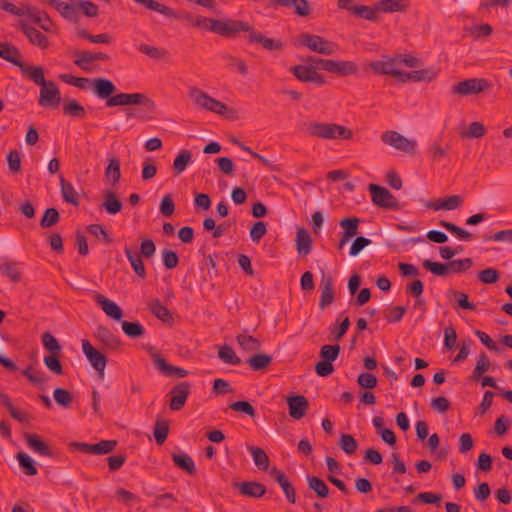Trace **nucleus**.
Returning <instances> with one entry per match:
<instances>
[{
  "label": "nucleus",
  "instance_id": "1",
  "mask_svg": "<svg viewBox=\"0 0 512 512\" xmlns=\"http://www.w3.org/2000/svg\"><path fill=\"white\" fill-rule=\"evenodd\" d=\"M27 77L36 85L41 86L38 100L40 106L53 108L59 106L61 102L60 90L55 82L46 81L44 69L41 66H36L33 70L29 71Z\"/></svg>",
  "mask_w": 512,
  "mask_h": 512
},
{
  "label": "nucleus",
  "instance_id": "2",
  "mask_svg": "<svg viewBox=\"0 0 512 512\" xmlns=\"http://www.w3.org/2000/svg\"><path fill=\"white\" fill-rule=\"evenodd\" d=\"M306 131L309 136L321 139H343L349 140L353 136L352 130L336 123L310 122L306 124Z\"/></svg>",
  "mask_w": 512,
  "mask_h": 512
},
{
  "label": "nucleus",
  "instance_id": "3",
  "mask_svg": "<svg viewBox=\"0 0 512 512\" xmlns=\"http://www.w3.org/2000/svg\"><path fill=\"white\" fill-rule=\"evenodd\" d=\"M106 105L108 107L138 105L148 114H154L156 110L155 102L143 93H119L110 97Z\"/></svg>",
  "mask_w": 512,
  "mask_h": 512
},
{
  "label": "nucleus",
  "instance_id": "4",
  "mask_svg": "<svg viewBox=\"0 0 512 512\" xmlns=\"http://www.w3.org/2000/svg\"><path fill=\"white\" fill-rule=\"evenodd\" d=\"M188 96L194 101V103L204 109L206 111H210L216 113L218 115H225L229 110L228 107L218 101L217 99L211 97L206 92L200 90L199 88L192 86L188 90Z\"/></svg>",
  "mask_w": 512,
  "mask_h": 512
},
{
  "label": "nucleus",
  "instance_id": "5",
  "mask_svg": "<svg viewBox=\"0 0 512 512\" xmlns=\"http://www.w3.org/2000/svg\"><path fill=\"white\" fill-rule=\"evenodd\" d=\"M299 44L307 47L313 52L326 56L333 55L338 50V45L319 35L303 33L299 36Z\"/></svg>",
  "mask_w": 512,
  "mask_h": 512
},
{
  "label": "nucleus",
  "instance_id": "6",
  "mask_svg": "<svg viewBox=\"0 0 512 512\" xmlns=\"http://www.w3.org/2000/svg\"><path fill=\"white\" fill-rule=\"evenodd\" d=\"M381 141L398 151L404 152L409 155H415L417 152V142L413 139H408L404 135L394 130H387L381 134Z\"/></svg>",
  "mask_w": 512,
  "mask_h": 512
},
{
  "label": "nucleus",
  "instance_id": "7",
  "mask_svg": "<svg viewBox=\"0 0 512 512\" xmlns=\"http://www.w3.org/2000/svg\"><path fill=\"white\" fill-rule=\"evenodd\" d=\"M368 190L371 194L372 203L386 210H399L398 199L385 187L377 184H369Z\"/></svg>",
  "mask_w": 512,
  "mask_h": 512
},
{
  "label": "nucleus",
  "instance_id": "8",
  "mask_svg": "<svg viewBox=\"0 0 512 512\" xmlns=\"http://www.w3.org/2000/svg\"><path fill=\"white\" fill-rule=\"evenodd\" d=\"M251 28L252 27L244 21L232 19H216L215 21H212V25L209 26V31L214 32L223 37L231 38L234 37L240 31L247 32L249 34Z\"/></svg>",
  "mask_w": 512,
  "mask_h": 512
},
{
  "label": "nucleus",
  "instance_id": "9",
  "mask_svg": "<svg viewBox=\"0 0 512 512\" xmlns=\"http://www.w3.org/2000/svg\"><path fill=\"white\" fill-rule=\"evenodd\" d=\"M490 83L483 78H470L454 85L451 89L453 94L460 96H468L471 94H479L489 90Z\"/></svg>",
  "mask_w": 512,
  "mask_h": 512
},
{
  "label": "nucleus",
  "instance_id": "10",
  "mask_svg": "<svg viewBox=\"0 0 512 512\" xmlns=\"http://www.w3.org/2000/svg\"><path fill=\"white\" fill-rule=\"evenodd\" d=\"M191 392V384L187 381L177 383L169 392V408L172 411L181 410Z\"/></svg>",
  "mask_w": 512,
  "mask_h": 512
},
{
  "label": "nucleus",
  "instance_id": "11",
  "mask_svg": "<svg viewBox=\"0 0 512 512\" xmlns=\"http://www.w3.org/2000/svg\"><path fill=\"white\" fill-rule=\"evenodd\" d=\"M0 57L12 63L13 65L19 67L21 69V72L25 76L29 74V71L33 70V68L36 67L25 65V63L22 60L20 50L15 46L9 45L8 43L0 42Z\"/></svg>",
  "mask_w": 512,
  "mask_h": 512
},
{
  "label": "nucleus",
  "instance_id": "12",
  "mask_svg": "<svg viewBox=\"0 0 512 512\" xmlns=\"http://www.w3.org/2000/svg\"><path fill=\"white\" fill-rule=\"evenodd\" d=\"M82 350L92 367L98 371L101 376H103L107 364L105 355L94 348L93 345L86 339L82 340Z\"/></svg>",
  "mask_w": 512,
  "mask_h": 512
},
{
  "label": "nucleus",
  "instance_id": "13",
  "mask_svg": "<svg viewBox=\"0 0 512 512\" xmlns=\"http://www.w3.org/2000/svg\"><path fill=\"white\" fill-rule=\"evenodd\" d=\"M293 75L301 82H314L319 85H324L326 82L322 74H320L315 67L296 65L291 67Z\"/></svg>",
  "mask_w": 512,
  "mask_h": 512
},
{
  "label": "nucleus",
  "instance_id": "14",
  "mask_svg": "<svg viewBox=\"0 0 512 512\" xmlns=\"http://www.w3.org/2000/svg\"><path fill=\"white\" fill-rule=\"evenodd\" d=\"M152 360L159 372L166 377L184 378L188 375L187 370L167 363V361L158 353L152 354Z\"/></svg>",
  "mask_w": 512,
  "mask_h": 512
},
{
  "label": "nucleus",
  "instance_id": "15",
  "mask_svg": "<svg viewBox=\"0 0 512 512\" xmlns=\"http://www.w3.org/2000/svg\"><path fill=\"white\" fill-rule=\"evenodd\" d=\"M19 29L25 34V36L28 38L29 42L37 46L41 49H46L49 46V39L48 37L40 32L35 27L29 25L25 21H20L18 25Z\"/></svg>",
  "mask_w": 512,
  "mask_h": 512
},
{
  "label": "nucleus",
  "instance_id": "16",
  "mask_svg": "<svg viewBox=\"0 0 512 512\" xmlns=\"http://www.w3.org/2000/svg\"><path fill=\"white\" fill-rule=\"evenodd\" d=\"M437 75H438V70H436L435 68H432V67L415 70V71H410V72L401 71L400 76H399V81L403 82V83H405V82H421V81L430 82L433 79H435L437 77Z\"/></svg>",
  "mask_w": 512,
  "mask_h": 512
},
{
  "label": "nucleus",
  "instance_id": "17",
  "mask_svg": "<svg viewBox=\"0 0 512 512\" xmlns=\"http://www.w3.org/2000/svg\"><path fill=\"white\" fill-rule=\"evenodd\" d=\"M286 401L289 409V415L293 419L300 420L306 415L309 409V401L305 396H289Z\"/></svg>",
  "mask_w": 512,
  "mask_h": 512
},
{
  "label": "nucleus",
  "instance_id": "18",
  "mask_svg": "<svg viewBox=\"0 0 512 512\" xmlns=\"http://www.w3.org/2000/svg\"><path fill=\"white\" fill-rule=\"evenodd\" d=\"M396 58H386L384 60L373 61L369 63V68L378 75H391L399 80L400 70L397 69Z\"/></svg>",
  "mask_w": 512,
  "mask_h": 512
},
{
  "label": "nucleus",
  "instance_id": "19",
  "mask_svg": "<svg viewBox=\"0 0 512 512\" xmlns=\"http://www.w3.org/2000/svg\"><path fill=\"white\" fill-rule=\"evenodd\" d=\"M48 4L53 6L56 11L66 20L77 22L79 15L77 14V1L63 2L60 0H47Z\"/></svg>",
  "mask_w": 512,
  "mask_h": 512
},
{
  "label": "nucleus",
  "instance_id": "20",
  "mask_svg": "<svg viewBox=\"0 0 512 512\" xmlns=\"http://www.w3.org/2000/svg\"><path fill=\"white\" fill-rule=\"evenodd\" d=\"M25 15L31 18V20L45 32H56V25L46 12L36 8H28Z\"/></svg>",
  "mask_w": 512,
  "mask_h": 512
},
{
  "label": "nucleus",
  "instance_id": "21",
  "mask_svg": "<svg viewBox=\"0 0 512 512\" xmlns=\"http://www.w3.org/2000/svg\"><path fill=\"white\" fill-rule=\"evenodd\" d=\"M94 300L102 308V310L108 317L116 321H120L122 319L123 311L115 302L111 301L106 296L100 293H96L94 295Z\"/></svg>",
  "mask_w": 512,
  "mask_h": 512
},
{
  "label": "nucleus",
  "instance_id": "22",
  "mask_svg": "<svg viewBox=\"0 0 512 512\" xmlns=\"http://www.w3.org/2000/svg\"><path fill=\"white\" fill-rule=\"evenodd\" d=\"M321 297L319 302L320 309H325L332 304L335 299L333 278L330 275H323L320 282Z\"/></svg>",
  "mask_w": 512,
  "mask_h": 512
},
{
  "label": "nucleus",
  "instance_id": "23",
  "mask_svg": "<svg viewBox=\"0 0 512 512\" xmlns=\"http://www.w3.org/2000/svg\"><path fill=\"white\" fill-rule=\"evenodd\" d=\"M270 475L275 479V481L280 485L283 492L286 495L287 500L294 504L296 502V491L292 484L289 482L288 478L284 474L283 471L273 467L269 471Z\"/></svg>",
  "mask_w": 512,
  "mask_h": 512
},
{
  "label": "nucleus",
  "instance_id": "24",
  "mask_svg": "<svg viewBox=\"0 0 512 512\" xmlns=\"http://www.w3.org/2000/svg\"><path fill=\"white\" fill-rule=\"evenodd\" d=\"M77 59L74 61L75 65L85 71H90L89 64L93 61H108L110 57L103 52H90L79 51L76 53Z\"/></svg>",
  "mask_w": 512,
  "mask_h": 512
},
{
  "label": "nucleus",
  "instance_id": "25",
  "mask_svg": "<svg viewBox=\"0 0 512 512\" xmlns=\"http://www.w3.org/2000/svg\"><path fill=\"white\" fill-rule=\"evenodd\" d=\"M359 71L358 65L349 60H332L329 71L340 77H347L350 75H356Z\"/></svg>",
  "mask_w": 512,
  "mask_h": 512
},
{
  "label": "nucleus",
  "instance_id": "26",
  "mask_svg": "<svg viewBox=\"0 0 512 512\" xmlns=\"http://www.w3.org/2000/svg\"><path fill=\"white\" fill-rule=\"evenodd\" d=\"M249 43H259L268 51L282 50L284 45L280 40L268 38L261 33L256 32L251 28L247 36Z\"/></svg>",
  "mask_w": 512,
  "mask_h": 512
},
{
  "label": "nucleus",
  "instance_id": "27",
  "mask_svg": "<svg viewBox=\"0 0 512 512\" xmlns=\"http://www.w3.org/2000/svg\"><path fill=\"white\" fill-rule=\"evenodd\" d=\"M95 337L100 341L106 348L116 350L120 347V339L112 333V331L103 325H99L95 332Z\"/></svg>",
  "mask_w": 512,
  "mask_h": 512
},
{
  "label": "nucleus",
  "instance_id": "28",
  "mask_svg": "<svg viewBox=\"0 0 512 512\" xmlns=\"http://www.w3.org/2000/svg\"><path fill=\"white\" fill-rule=\"evenodd\" d=\"M234 486L239 489L242 495L251 498H260L266 493V487L256 481L235 483Z\"/></svg>",
  "mask_w": 512,
  "mask_h": 512
},
{
  "label": "nucleus",
  "instance_id": "29",
  "mask_svg": "<svg viewBox=\"0 0 512 512\" xmlns=\"http://www.w3.org/2000/svg\"><path fill=\"white\" fill-rule=\"evenodd\" d=\"M134 1L137 4L143 6L144 8L151 10V11L158 12V13L166 16L167 18H171V19L179 18V15L173 8H171L165 4H162L156 0H134Z\"/></svg>",
  "mask_w": 512,
  "mask_h": 512
},
{
  "label": "nucleus",
  "instance_id": "30",
  "mask_svg": "<svg viewBox=\"0 0 512 512\" xmlns=\"http://www.w3.org/2000/svg\"><path fill=\"white\" fill-rule=\"evenodd\" d=\"M93 91L101 99H109L116 91V86L111 80L105 78L93 79Z\"/></svg>",
  "mask_w": 512,
  "mask_h": 512
},
{
  "label": "nucleus",
  "instance_id": "31",
  "mask_svg": "<svg viewBox=\"0 0 512 512\" xmlns=\"http://www.w3.org/2000/svg\"><path fill=\"white\" fill-rule=\"evenodd\" d=\"M27 445L39 455L51 457L53 453L50 447L37 434L26 433L24 435Z\"/></svg>",
  "mask_w": 512,
  "mask_h": 512
},
{
  "label": "nucleus",
  "instance_id": "32",
  "mask_svg": "<svg viewBox=\"0 0 512 512\" xmlns=\"http://www.w3.org/2000/svg\"><path fill=\"white\" fill-rule=\"evenodd\" d=\"M296 247L300 255H308L312 250V238L306 228L300 227L296 233Z\"/></svg>",
  "mask_w": 512,
  "mask_h": 512
},
{
  "label": "nucleus",
  "instance_id": "33",
  "mask_svg": "<svg viewBox=\"0 0 512 512\" xmlns=\"http://www.w3.org/2000/svg\"><path fill=\"white\" fill-rule=\"evenodd\" d=\"M236 341L240 348L248 353L258 352L261 349V341L245 332L236 336Z\"/></svg>",
  "mask_w": 512,
  "mask_h": 512
},
{
  "label": "nucleus",
  "instance_id": "34",
  "mask_svg": "<svg viewBox=\"0 0 512 512\" xmlns=\"http://www.w3.org/2000/svg\"><path fill=\"white\" fill-rule=\"evenodd\" d=\"M103 196L104 200L101 207L105 209L108 214L115 215L122 210L123 204L113 191L107 190L104 192Z\"/></svg>",
  "mask_w": 512,
  "mask_h": 512
},
{
  "label": "nucleus",
  "instance_id": "35",
  "mask_svg": "<svg viewBox=\"0 0 512 512\" xmlns=\"http://www.w3.org/2000/svg\"><path fill=\"white\" fill-rule=\"evenodd\" d=\"M124 252L129 260L134 272L141 278L146 277V269L142 260V256L134 252L131 248L125 247Z\"/></svg>",
  "mask_w": 512,
  "mask_h": 512
},
{
  "label": "nucleus",
  "instance_id": "36",
  "mask_svg": "<svg viewBox=\"0 0 512 512\" xmlns=\"http://www.w3.org/2000/svg\"><path fill=\"white\" fill-rule=\"evenodd\" d=\"M148 308L151 313L163 322H172L173 317L171 312L160 302L159 299H153L148 303Z\"/></svg>",
  "mask_w": 512,
  "mask_h": 512
},
{
  "label": "nucleus",
  "instance_id": "37",
  "mask_svg": "<svg viewBox=\"0 0 512 512\" xmlns=\"http://www.w3.org/2000/svg\"><path fill=\"white\" fill-rule=\"evenodd\" d=\"M61 194L63 200L73 206L79 205L78 194L73 185L67 182L62 176L60 177Z\"/></svg>",
  "mask_w": 512,
  "mask_h": 512
},
{
  "label": "nucleus",
  "instance_id": "38",
  "mask_svg": "<svg viewBox=\"0 0 512 512\" xmlns=\"http://www.w3.org/2000/svg\"><path fill=\"white\" fill-rule=\"evenodd\" d=\"M172 460L175 463L177 467L182 469L183 471L187 472L188 474H194L196 468L193 459L185 454V453H179V454H172Z\"/></svg>",
  "mask_w": 512,
  "mask_h": 512
},
{
  "label": "nucleus",
  "instance_id": "39",
  "mask_svg": "<svg viewBox=\"0 0 512 512\" xmlns=\"http://www.w3.org/2000/svg\"><path fill=\"white\" fill-rule=\"evenodd\" d=\"M192 153L189 150H181L178 156L174 159L173 162V172L176 176L180 175L185 171L188 164L191 162Z\"/></svg>",
  "mask_w": 512,
  "mask_h": 512
},
{
  "label": "nucleus",
  "instance_id": "40",
  "mask_svg": "<svg viewBox=\"0 0 512 512\" xmlns=\"http://www.w3.org/2000/svg\"><path fill=\"white\" fill-rule=\"evenodd\" d=\"M248 449L253 457L255 465L260 470H267L270 464L267 453L260 447L250 446Z\"/></svg>",
  "mask_w": 512,
  "mask_h": 512
},
{
  "label": "nucleus",
  "instance_id": "41",
  "mask_svg": "<svg viewBox=\"0 0 512 512\" xmlns=\"http://www.w3.org/2000/svg\"><path fill=\"white\" fill-rule=\"evenodd\" d=\"M0 272L14 283L19 282L21 279L18 263L15 261H5L0 264Z\"/></svg>",
  "mask_w": 512,
  "mask_h": 512
},
{
  "label": "nucleus",
  "instance_id": "42",
  "mask_svg": "<svg viewBox=\"0 0 512 512\" xmlns=\"http://www.w3.org/2000/svg\"><path fill=\"white\" fill-rule=\"evenodd\" d=\"M353 15L363 18L369 21H375L378 18V9L377 5L366 6V5H356L353 9Z\"/></svg>",
  "mask_w": 512,
  "mask_h": 512
},
{
  "label": "nucleus",
  "instance_id": "43",
  "mask_svg": "<svg viewBox=\"0 0 512 512\" xmlns=\"http://www.w3.org/2000/svg\"><path fill=\"white\" fill-rule=\"evenodd\" d=\"M247 364L255 371L265 369L272 362V357L267 354L257 353L247 359Z\"/></svg>",
  "mask_w": 512,
  "mask_h": 512
},
{
  "label": "nucleus",
  "instance_id": "44",
  "mask_svg": "<svg viewBox=\"0 0 512 512\" xmlns=\"http://www.w3.org/2000/svg\"><path fill=\"white\" fill-rule=\"evenodd\" d=\"M307 481L309 488L313 490L318 497L326 498L328 496L329 488L321 478L316 476H308Z\"/></svg>",
  "mask_w": 512,
  "mask_h": 512
},
{
  "label": "nucleus",
  "instance_id": "45",
  "mask_svg": "<svg viewBox=\"0 0 512 512\" xmlns=\"http://www.w3.org/2000/svg\"><path fill=\"white\" fill-rule=\"evenodd\" d=\"M139 51L155 60H163L169 56V52L166 49L148 44H140Z\"/></svg>",
  "mask_w": 512,
  "mask_h": 512
},
{
  "label": "nucleus",
  "instance_id": "46",
  "mask_svg": "<svg viewBox=\"0 0 512 512\" xmlns=\"http://www.w3.org/2000/svg\"><path fill=\"white\" fill-rule=\"evenodd\" d=\"M64 115L83 119L86 116L85 109L76 100L72 99L63 105Z\"/></svg>",
  "mask_w": 512,
  "mask_h": 512
},
{
  "label": "nucleus",
  "instance_id": "47",
  "mask_svg": "<svg viewBox=\"0 0 512 512\" xmlns=\"http://www.w3.org/2000/svg\"><path fill=\"white\" fill-rule=\"evenodd\" d=\"M77 35L96 44H110L113 41V37L108 33L92 35L86 29H78Z\"/></svg>",
  "mask_w": 512,
  "mask_h": 512
},
{
  "label": "nucleus",
  "instance_id": "48",
  "mask_svg": "<svg viewBox=\"0 0 512 512\" xmlns=\"http://www.w3.org/2000/svg\"><path fill=\"white\" fill-rule=\"evenodd\" d=\"M16 458L19 462L20 467L23 469L24 473L28 476H34L38 473L37 468L34 465L33 459L24 452H19L16 455Z\"/></svg>",
  "mask_w": 512,
  "mask_h": 512
},
{
  "label": "nucleus",
  "instance_id": "49",
  "mask_svg": "<svg viewBox=\"0 0 512 512\" xmlns=\"http://www.w3.org/2000/svg\"><path fill=\"white\" fill-rule=\"evenodd\" d=\"M359 223H360L359 218L352 217V218H343L339 222V225L344 230L343 234L353 238L358 234Z\"/></svg>",
  "mask_w": 512,
  "mask_h": 512
},
{
  "label": "nucleus",
  "instance_id": "50",
  "mask_svg": "<svg viewBox=\"0 0 512 512\" xmlns=\"http://www.w3.org/2000/svg\"><path fill=\"white\" fill-rule=\"evenodd\" d=\"M122 330L130 338H140L145 333L144 327L137 321H122Z\"/></svg>",
  "mask_w": 512,
  "mask_h": 512
},
{
  "label": "nucleus",
  "instance_id": "51",
  "mask_svg": "<svg viewBox=\"0 0 512 512\" xmlns=\"http://www.w3.org/2000/svg\"><path fill=\"white\" fill-rule=\"evenodd\" d=\"M105 176L108 180H111L113 184H116L120 181L121 171H120V161L118 158H111L109 164L105 170Z\"/></svg>",
  "mask_w": 512,
  "mask_h": 512
},
{
  "label": "nucleus",
  "instance_id": "52",
  "mask_svg": "<svg viewBox=\"0 0 512 512\" xmlns=\"http://www.w3.org/2000/svg\"><path fill=\"white\" fill-rule=\"evenodd\" d=\"M218 357L225 363L230 365H239L241 359L236 355L234 350L227 345L221 346L218 351Z\"/></svg>",
  "mask_w": 512,
  "mask_h": 512
},
{
  "label": "nucleus",
  "instance_id": "53",
  "mask_svg": "<svg viewBox=\"0 0 512 512\" xmlns=\"http://www.w3.org/2000/svg\"><path fill=\"white\" fill-rule=\"evenodd\" d=\"M168 433H169L168 421L157 420L154 425V437H155L156 443L158 445H162L166 441V439L168 437Z\"/></svg>",
  "mask_w": 512,
  "mask_h": 512
},
{
  "label": "nucleus",
  "instance_id": "54",
  "mask_svg": "<svg viewBox=\"0 0 512 512\" xmlns=\"http://www.w3.org/2000/svg\"><path fill=\"white\" fill-rule=\"evenodd\" d=\"M60 220V214L56 208H48L40 220L42 228H50L56 225Z\"/></svg>",
  "mask_w": 512,
  "mask_h": 512
},
{
  "label": "nucleus",
  "instance_id": "55",
  "mask_svg": "<svg viewBox=\"0 0 512 512\" xmlns=\"http://www.w3.org/2000/svg\"><path fill=\"white\" fill-rule=\"evenodd\" d=\"M439 225L448 230L449 232L453 233L454 235H456L461 240L469 241L472 238L471 233H469L468 231L464 230L461 227H458L457 225L451 222L441 220L439 221Z\"/></svg>",
  "mask_w": 512,
  "mask_h": 512
},
{
  "label": "nucleus",
  "instance_id": "56",
  "mask_svg": "<svg viewBox=\"0 0 512 512\" xmlns=\"http://www.w3.org/2000/svg\"><path fill=\"white\" fill-rule=\"evenodd\" d=\"M423 267L430 271L432 274L436 276H446L449 273L448 264L433 262L431 260H424L422 263Z\"/></svg>",
  "mask_w": 512,
  "mask_h": 512
},
{
  "label": "nucleus",
  "instance_id": "57",
  "mask_svg": "<svg viewBox=\"0 0 512 512\" xmlns=\"http://www.w3.org/2000/svg\"><path fill=\"white\" fill-rule=\"evenodd\" d=\"M116 440H102L96 444H92V454L105 455L112 452L117 447Z\"/></svg>",
  "mask_w": 512,
  "mask_h": 512
},
{
  "label": "nucleus",
  "instance_id": "58",
  "mask_svg": "<svg viewBox=\"0 0 512 512\" xmlns=\"http://www.w3.org/2000/svg\"><path fill=\"white\" fill-rule=\"evenodd\" d=\"M448 270L452 273H463L470 269L473 265V260L471 258H464L458 260H452L447 263Z\"/></svg>",
  "mask_w": 512,
  "mask_h": 512
},
{
  "label": "nucleus",
  "instance_id": "59",
  "mask_svg": "<svg viewBox=\"0 0 512 512\" xmlns=\"http://www.w3.org/2000/svg\"><path fill=\"white\" fill-rule=\"evenodd\" d=\"M83 13L86 17L93 18L98 15V6L91 1H77V14Z\"/></svg>",
  "mask_w": 512,
  "mask_h": 512
},
{
  "label": "nucleus",
  "instance_id": "60",
  "mask_svg": "<svg viewBox=\"0 0 512 512\" xmlns=\"http://www.w3.org/2000/svg\"><path fill=\"white\" fill-rule=\"evenodd\" d=\"M340 346L336 345H323L320 349V357L324 361L333 362L335 361L340 354Z\"/></svg>",
  "mask_w": 512,
  "mask_h": 512
},
{
  "label": "nucleus",
  "instance_id": "61",
  "mask_svg": "<svg viewBox=\"0 0 512 512\" xmlns=\"http://www.w3.org/2000/svg\"><path fill=\"white\" fill-rule=\"evenodd\" d=\"M490 368V359L485 353H481L473 370L472 378L478 380L481 375Z\"/></svg>",
  "mask_w": 512,
  "mask_h": 512
},
{
  "label": "nucleus",
  "instance_id": "62",
  "mask_svg": "<svg viewBox=\"0 0 512 512\" xmlns=\"http://www.w3.org/2000/svg\"><path fill=\"white\" fill-rule=\"evenodd\" d=\"M62 81L67 84L73 85L80 89H87L90 87L91 79L84 77H76L69 74L60 75Z\"/></svg>",
  "mask_w": 512,
  "mask_h": 512
},
{
  "label": "nucleus",
  "instance_id": "63",
  "mask_svg": "<svg viewBox=\"0 0 512 512\" xmlns=\"http://www.w3.org/2000/svg\"><path fill=\"white\" fill-rule=\"evenodd\" d=\"M340 447L348 455L354 454L358 448V443L350 434H342L340 437Z\"/></svg>",
  "mask_w": 512,
  "mask_h": 512
},
{
  "label": "nucleus",
  "instance_id": "64",
  "mask_svg": "<svg viewBox=\"0 0 512 512\" xmlns=\"http://www.w3.org/2000/svg\"><path fill=\"white\" fill-rule=\"evenodd\" d=\"M53 396L56 403L63 407H69L73 400L71 393L64 388H56Z\"/></svg>",
  "mask_w": 512,
  "mask_h": 512
}]
</instances>
